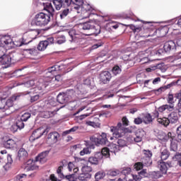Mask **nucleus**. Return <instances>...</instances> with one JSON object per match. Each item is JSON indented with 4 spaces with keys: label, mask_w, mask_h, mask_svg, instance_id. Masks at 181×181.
Listing matches in <instances>:
<instances>
[{
    "label": "nucleus",
    "mask_w": 181,
    "mask_h": 181,
    "mask_svg": "<svg viewBox=\"0 0 181 181\" xmlns=\"http://www.w3.org/2000/svg\"><path fill=\"white\" fill-rule=\"evenodd\" d=\"M151 175L152 177L154 178V179H159V177H162V174H160V172L159 171H153L152 173H151Z\"/></svg>",
    "instance_id": "4d7b16f0"
},
{
    "label": "nucleus",
    "mask_w": 181,
    "mask_h": 181,
    "mask_svg": "<svg viewBox=\"0 0 181 181\" xmlns=\"http://www.w3.org/2000/svg\"><path fill=\"white\" fill-rule=\"evenodd\" d=\"M47 42L44 41H41L40 42V43L38 44L37 46V49L40 52H43V50H46V49L47 48Z\"/></svg>",
    "instance_id": "4c0bfd02"
},
{
    "label": "nucleus",
    "mask_w": 181,
    "mask_h": 181,
    "mask_svg": "<svg viewBox=\"0 0 181 181\" xmlns=\"http://www.w3.org/2000/svg\"><path fill=\"white\" fill-rule=\"evenodd\" d=\"M151 157L148 158H144L141 159V163L144 166H151L152 165V160L151 159Z\"/></svg>",
    "instance_id": "a19ab883"
},
{
    "label": "nucleus",
    "mask_w": 181,
    "mask_h": 181,
    "mask_svg": "<svg viewBox=\"0 0 181 181\" xmlns=\"http://www.w3.org/2000/svg\"><path fill=\"white\" fill-rule=\"evenodd\" d=\"M145 158H152V151L149 150H143Z\"/></svg>",
    "instance_id": "bf43d9fd"
},
{
    "label": "nucleus",
    "mask_w": 181,
    "mask_h": 181,
    "mask_svg": "<svg viewBox=\"0 0 181 181\" xmlns=\"http://www.w3.org/2000/svg\"><path fill=\"white\" fill-rule=\"evenodd\" d=\"M81 172L85 175H91V172H93V168L88 165H83L81 168Z\"/></svg>",
    "instance_id": "e433bc0d"
},
{
    "label": "nucleus",
    "mask_w": 181,
    "mask_h": 181,
    "mask_svg": "<svg viewBox=\"0 0 181 181\" xmlns=\"http://www.w3.org/2000/svg\"><path fill=\"white\" fill-rule=\"evenodd\" d=\"M25 87H27V88H30V87H33V86H36L37 87H39L40 90H43V88H46V85L43 83V81L42 79H40L37 82V81L35 80H30L24 83Z\"/></svg>",
    "instance_id": "f8f14e48"
},
{
    "label": "nucleus",
    "mask_w": 181,
    "mask_h": 181,
    "mask_svg": "<svg viewBox=\"0 0 181 181\" xmlns=\"http://www.w3.org/2000/svg\"><path fill=\"white\" fill-rule=\"evenodd\" d=\"M142 168H144V164L142 163H136L134 165V169H136V170H141Z\"/></svg>",
    "instance_id": "e2e57ef3"
},
{
    "label": "nucleus",
    "mask_w": 181,
    "mask_h": 181,
    "mask_svg": "<svg viewBox=\"0 0 181 181\" xmlns=\"http://www.w3.org/2000/svg\"><path fill=\"white\" fill-rule=\"evenodd\" d=\"M52 2L57 11H60L62 6H64L63 1L62 0H53Z\"/></svg>",
    "instance_id": "c9c22d12"
},
{
    "label": "nucleus",
    "mask_w": 181,
    "mask_h": 181,
    "mask_svg": "<svg viewBox=\"0 0 181 181\" xmlns=\"http://www.w3.org/2000/svg\"><path fill=\"white\" fill-rule=\"evenodd\" d=\"M75 92L73 89L66 91L65 93H59L57 97V101L59 104H67L70 100L74 98Z\"/></svg>",
    "instance_id": "0eeeda50"
},
{
    "label": "nucleus",
    "mask_w": 181,
    "mask_h": 181,
    "mask_svg": "<svg viewBox=\"0 0 181 181\" xmlns=\"http://www.w3.org/2000/svg\"><path fill=\"white\" fill-rule=\"evenodd\" d=\"M134 124H136V125H139V124H142V122H144V120L141 117H136L134 119Z\"/></svg>",
    "instance_id": "0e129e2a"
},
{
    "label": "nucleus",
    "mask_w": 181,
    "mask_h": 181,
    "mask_svg": "<svg viewBox=\"0 0 181 181\" xmlns=\"http://www.w3.org/2000/svg\"><path fill=\"white\" fill-rule=\"evenodd\" d=\"M66 42V37L63 35H59L57 37V43H58V45H63V43H64Z\"/></svg>",
    "instance_id": "a18cd8bd"
},
{
    "label": "nucleus",
    "mask_w": 181,
    "mask_h": 181,
    "mask_svg": "<svg viewBox=\"0 0 181 181\" xmlns=\"http://www.w3.org/2000/svg\"><path fill=\"white\" fill-rule=\"evenodd\" d=\"M64 8L66 6H70L71 4L73 5H76V9H81V15L83 18H90L91 12L94 11V8L90 6V4H83L84 2L83 0H62Z\"/></svg>",
    "instance_id": "f03ea898"
},
{
    "label": "nucleus",
    "mask_w": 181,
    "mask_h": 181,
    "mask_svg": "<svg viewBox=\"0 0 181 181\" xmlns=\"http://www.w3.org/2000/svg\"><path fill=\"white\" fill-rule=\"evenodd\" d=\"M90 148H85L82 151H80L81 156H84V155H88L90 153Z\"/></svg>",
    "instance_id": "052dcab7"
},
{
    "label": "nucleus",
    "mask_w": 181,
    "mask_h": 181,
    "mask_svg": "<svg viewBox=\"0 0 181 181\" xmlns=\"http://www.w3.org/2000/svg\"><path fill=\"white\" fill-rule=\"evenodd\" d=\"M81 28L83 30L89 31L88 36H91L93 35H95V36H97V35H100L101 33V27L98 25L94 24V23L91 21L85 22L81 24Z\"/></svg>",
    "instance_id": "39448f33"
},
{
    "label": "nucleus",
    "mask_w": 181,
    "mask_h": 181,
    "mask_svg": "<svg viewBox=\"0 0 181 181\" xmlns=\"http://www.w3.org/2000/svg\"><path fill=\"white\" fill-rule=\"evenodd\" d=\"M180 59H181V55H180V53H179L178 55L171 57L170 62L172 63H175V62H177V60H180Z\"/></svg>",
    "instance_id": "13d9d810"
},
{
    "label": "nucleus",
    "mask_w": 181,
    "mask_h": 181,
    "mask_svg": "<svg viewBox=\"0 0 181 181\" xmlns=\"http://www.w3.org/2000/svg\"><path fill=\"white\" fill-rule=\"evenodd\" d=\"M176 43L173 40H170L164 44L163 49L165 53L175 52L176 50Z\"/></svg>",
    "instance_id": "dca6fc26"
},
{
    "label": "nucleus",
    "mask_w": 181,
    "mask_h": 181,
    "mask_svg": "<svg viewBox=\"0 0 181 181\" xmlns=\"http://www.w3.org/2000/svg\"><path fill=\"white\" fill-rule=\"evenodd\" d=\"M23 122H24L23 120L20 119L16 121V124L18 129H23V128H25V123Z\"/></svg>",
    "instance_id": "603ef678"
},
{
    "label": "nucleus",
    "mask_w": 181,
    "mask_h": 181,
    "mask_svg": "<svg viewBox=\"0 0 181 181\" xmlns=\"http://www.w3.org/2000/svg\"><path fill=\"white\" fill-rule=\"evenodd\" d=\"M120 173H122V175H124V176H127L128 175L129 176H132V174H131V168H125Z\"/></svg>",
    "instance_id": "3c124183"
},
{
    "label": "nucleus",
    "mask_w": 181,
    "mask_h": 181,
    "mask_svg": "<svg viewBox=\"0 0 181 181\" xmlns=\"http://www.w3.org/2000/svg\"><path fill=\"white\" fill-rule=\"evenodd\" d=\"M59 138H60V134L57 132H52L48 134L47 138V142L49 145H53V144L57 143Z\"/></svg>",
    "instance_id": "ddd939ff"
},
{
    "label": "nucleus",
    "mask_w": 181,
    "mask_h": 181,
    "mask_svg": "<svg viewBox=\"0 0 181 181\" xmlns=\"http://www.w3.org/2000/svg\"><path fill=\"white\" fill-rule=\"evenodd\" d=\"M49 133V129H44L43 127H40L35 130L30 137L32 141H35V139H39L42 135H47Z\"/></svg>",
    "instance_id": "9b49d317"
},
{
    "label": "nucleus",
    "mask_w": 181,
    "mask_h": 181,
    "mask_svg": "<svg viewBox=\"0 0 181 181\" xmlns=\"http://www.w3.org/2000/svg\"><path fill=\"white\" fill-rule=\"evenodd\" d=\"M90 178H91V175H88V174L86 175L84 173H81L78 177V180H81V181H85V180H87V179H90Z\"/></svg>",
    "instance_id": "79ce46f5"
},
{
    "label": "nucleus",
    "mask_w": 181,
    "mask_h": 181,
    "mask_svg": "<svg viewBox=\"0 0 181 181\" xmlns=\"http://www.w3.org/2000/svg\"><path fill=\"white\" fill-rule=\"evenodd\" d=\"M112 71L115 76H118V74H121L122 70L118 66H115L112 68Z\"/></svg>",
    "instance_id": "8fccbe9b"
},
{
    "label": "nucleus",
    "mask_w": 181,
    "mask_h": 181,
    "mask_svg": "<svg viewBox=\"0 0 181 181\" xmlns=\"http://www.w3.org/2000/svg\"><path fill=\"white\" fill-rule=\"evenodd\" d=\"M167 102L168 104L174 105L175 104V97L173 94L169 93L167 98Z\"/></svg>",
    "instance_id": "49530a36"
},
{
    "label": "nucleus",
    "mask_w": 181,
    "mask_h": 181,
    "mask_svg": "<svg viewBox=\"0 0 181 181\" xmlns=\"http://www.w3.org/2000/svg\"><path fill=\"white\" fill-rule=\"evenodd\" d=\"M47 153H49V151H44L41 153L40 154H39L38 156L35 158V161H33V160L32 159L28 160L25 163V172H29L30 170H36V169H39L37 164L45 163L46 160H47V159L46 158V156H47Z\"/></svg>",
    "instance_id": "7ed1b4c3"
},
{
    "label": "nucleus",
    "mask_w": 181,
    "mask_h": 181,
    "mask_svg": "<svg viewBox=\"0 0 181 181\" xmlns=\"http://www.w3.org/2000/svg\"><path fill=\"white\" fill-rule=\"evenodd\" d=\"M129 28L132 30H133L134 33H139L142 30V28L136 27L134 25H130Z\"/></svg>",
    "instance_id": "09e8293b"
},
{
    "label": "nucleus",
    "mask_w": 181,
    "mask_h": 181,
    "mask_svg": "<svg viewBox=\"0 0 181 181\" xmlns=\"http://www.w3.org/2000/svg\"><path fill=\"white\" fill-rule=\"evenodd\" d=\"M14 45L21 47V46L25 45V43L21 42L20 45H16L9 35H5L0 37V63L1 64L6 66V67H9L11 62L9 54H4V51L5 49H12Z\"/></svg>",
    "instance_id": "f257e3e1"
},
{
    "label": "nucleus",
    "mask_w": 181,
    "mask_h": 181,
    "mask_svg": "<svg viewBox=\"0 0 181 181\" xmlns=\"http://www.w3.org/2000/svg\"><path fill=\"white\" fill-rule=\"evenodd\" d=\"M68 35L69 36V42H78L80 40V35L77 34L76 30H70L68 32Z\"/></svg>",
    "instance_id": "4be33fe9"
},
{
    "label": "nucleus",
    "mask_w": 181,
    "mask_h": 181,
    "mask_svg": "<svg viewBox=\"0 0 181 181\" xmlns=\"http://www.w3.org/2000/svg\"><path fill=\"white\" fill-rule=\"evenodd\" d=\"M44 5V9L48 12L49 14L47 16H49L51 18L53 15H54V8H53V6L52 5L51 2H43Z\"/></svg>",
    "instance_id": "aec40b11"
},
{
    "label": "nucleus",
    "mask_w": 181,
    "mask_h": 181,
    "mask_svg": "<svg viewBox=\"0 0 181 181\" xmlns=\"http://www.w3.org/2000/svg\"><path fill=\"white\" fill-rule=\"evenodd\" d=\"M107 148L110 151L111 153H115V152H118V151H119V146L114 143H111L107 145Z\"/></svg>",
    "instance_id": "7c9ffc66"
},
{
    "label": "nucleus",
    "mask_w": 181,
    "mask_h": 181,
    "mask_svg": "<svg viewBox=\"0 0 181 181\" xmlns=\"http://www.w3.org/2000/svg\"><path fill=\"white\" fill-rule=\"evenodd\" d=\"M170 156V153H169V151L166 149V148H162L160 151V158L161 160H166Z\"/></svg>",
    "instance_id": "c756f323"
},
{
    "label": "nucleus",
    "mask_w": 181,
    "mask_h": 181,
    "mask_svg": "<svg viewBox=\"0 0 181 181\" xmlns=\"http://www.w3.org/2000/svg\"><path fill=\"white\" fill-rule=\"evenodd\" d=\"M91 81H92V79L90 77L87 78L83 81V84H85L86 86H91Z\"/></svg>",
    "instance_id": "338daca9"
},
{
    "label": "nucleus",
    "mask_w": 181,
    "mask_h": 181,
    "mask_svg": "<svg viewBox=\"0 0 181 181\" xmlns=\"http://www.w3.org/2000/svg\"><path fill=\"white\" fill-rule=\"evenodd\" d=\"M16 145V143L12 139H8L4 143V148H6V149H12L13 148H15Z\"/></svg>",
    "instance_id": "bb28decb"
},
{
    "label": "nucleus",
    "mask_w": 181,
    "mask_h": 181,
    "mask_svg": "<svg viewBox=\"0 0 181 181\" xmlns=\"http://www.w3.org/2000/svg\"><path fill=\"white\" fill-rule=\"evenodd\" d=\"M168 135L171 138V140H170L171 143L170 146V152H174V153H177V141L173 139V137L172 136V133L169 132Z\"/></svg>",
    "instance_id": "5701e85b"
},
{
    "label": "nucleus",
    "mask_w": 181,
    "mask_h": 181,
    "mask_svg": "<svg viewBox=\"0 0 181 181\" xmlns=\"http://www.w3.org/2000/svg\"><path fill=\"white\" fill-rule=\"evenodd\" d=\"M117 146H119V149L120 148H124V146H127V141L124 139H119L117 141Z\"/></svg>",
    "instance_id": "864d4df0"
},
{
    "label": "nucleus",
    "mask_w": 181,
    "mask_h": 181,
    "mask_svg": "<svg viewBox=\"0 0 181 181\" xmlns=\"http://www.w3.org/2000/svg\"><path fill=\"white\" fill-rule=\"evenodd\" d=\"M19 98H21V93H17L14 94L8 100L5 101V111H6V110H9V108H11V107H13V102L19 100Z\"/></svg>",
    "instance_id": "2eb2a0df"
},
{
    "label": "nucleus",
    "mask_w": 181,
    "mask_h": 181,
    "mask_svg": "<svg viewBox=\"0 0 181 181\" xmlns=\"http://www.w3.org/2000/svg\"><path fill=\"white\" fill-rule=\"evenodd\" d=\"M90 141L95 145H107L108 139H107V134L102 133V134H95L90 137Z\"/></svg>",
    "instance_id": "1a4fd4ad"
},
{
    "label": "nucleus",
    "mask_w": 181,
    "mask_h": 181,
    "mask_svg": "<svg viewBox=\"0 0 181 181\" xmlns=\"http://www.w3.org/2000/svg\"><path fill=\"white\" fill-rule=\"evenodd\" d=\"M177 141L181 142V125L177 128Z\"/></svg>",
    "instance_id": "680f3d73"
},
{
    "label": "nucleus",
    "mask_w": 181,
    "mask_h": 181,
    "mask_svg": "<svg viewBox=\"0 0 181 181\" xmlns=\"http://www.w3.org/2000/svg\"><path fill=\"white\" fill-rule=\"evenodd\" d=\"M24 52H25L26 54H30V56H36L37 54L36 48L25 49Z\"/></svg>",
    "instance_id": "ea45409f"
},
{
    "label": "nucleus",
    "mask_w": 181,
    "mask_h": 181,
    "mask_svg": "<svg viewBox=\"0 0 181 181\" xmlns=\"http://www.w3.org/2000/svg\"><path fill=\"white\" fill-rule=\"evenodd\" d=\"M103 159L101 153H96L95 156H91L88 158V163L91 165H98L99 162Z\"/></svg>",
    "instance_id": "a211bd4d"
},
{
    "label": "nucleus",
    "mask_w": 181,
    "mask_h": 181,
    "mask_svg": "<svg viewBox=\"0 0 181 181\" xmlns=\"http://www.w3.org/2000/svg\"><path fill=\"white\" fill-rule=\"evenodd\" d=\"M18 129H19V127H18L16 124H13L11 127V132H17Z\"/></svg>",
    "instance_id": "774afa93"
},
{
    "label": "nucleus",
    "mask_w": 181,
    "mask_h": 181,
    "mask_svg": "<svg viewBox=\"0 0 181 181\" xmlns=\"http://www.w3.org/2000/svg\"><path fill=\"white\" fill-rule=\"evenodd\" d=\"M13 162L12 156L6 154V150H3L0 152V163H6L4 165L5 170L11 169Z\"/></svg>",
    "instance_id": "6e6552de"
},
{
    "label": "nucleus",
    "mask_w": 181,
    "mask_h": 181,
    "mask_svg": "<svg viewBox=\"0 0 181 181\" xmlns=\"http://www.w3.org/2000/svg\"><path fill=\"white\" fill-rule=\"evenodd\" d=\"M178 112L179 110H175L168 115V118L170 124H176L177 122L179 119Z\"/></svg>",
    "instance_id": "412c9836"
},
{
    "label": "nucleus",
    "mask_w": 181,
    "mask_h": 181,
    "mask_svg": "<svg viewBox=\"0 0 181 181\" xmlns=\"http://www.w3.org/2000/svg\"><path fill=\"white\" fill-rule=\"evenodd\" d=\"M173 165H175L173 161H171V162L169 161L167 163H165L163 161L158 162V168H159L160 172L163 173V175H166V173L168 172V168H173Z\"/></svg>",
    "instance_id": "4468645a"
},
{
    "label": "nucleus",
    "mask_w": 181,
    "mask_h": 181,
    "mask_svg": "<svg viewBox=\"0 0 181 181\" xmlns=\"http://www.w3.org/2000/svg\"><path fill=\"white\" fill-rule=\"evenodd\" d=\"M111 80V74L108 71H103L100 74V81L102 84H108Z\"/></svg>",
    "instance_id": "f3484780"
},
{
    "label": "nucleus",
    "mask_w": 181,
    "mask_h": 181,
    "mask_svg": "<svg viewBox=\"0 0 181 181\" xmlns=\"http://www.w3.org/2000/svg\"><path fill=\"white\" fill-rule=\"evenodd\" d=\"M34 91L33 89L30 90V91H28L27 94H29L30 97V101L32 103H35V101H37L39 100V95L34 93Z\"/></svg>",
    "instance_id": "473e14b6"
},
{
    "label": "nucleus",
    "mask_w": 181,
    "mask_h": 181,
    "mask_svg": "<svg viewBox=\"0 0 181 181\" xmlns=\"http://www.w3.org/2000/svg\"><path fill=\"white\" fill-rule=\"evenodd\" d=\"M172 87V83H170L167 85L165 87H160V88L156 90V93H158V94H160L162 91H165V90H167V88H170Z\"/></svg>",
    "instance_id": "5fc2aeb1"
},
{
    "label": "nucleus",
    "mask_w": 181,
    "mask_h": 181,
    "mask_svg": "<svg viewBox=\"0 0 181 181\" xmlns=\"http://www.w3.org/2000/svg\"><path fill=\"white\" fill-rule=\"evenodd\" d=\"M50 21V16H47V14L45 13H39L35 15L34 19L31 22V25L32 26H40V28H43V26L49 25Z\"/></svg>",
    "instance_id": "20e7f679"
},
{
    "label": "nucleus",
    "mask_w": 181,
    "mask_h": 181,
    "mask_svg": "<svg viewBox=\"0 0 181 181\" xmlns=\"http://www.w3.org/2000/svg\"><path fill=\"white\" fill-rule=\"evenodd\" d=\"M111 132L115 138H121L125 135V134H132V130H129L128 128H125L122 123L119 122L117 126L111 127Z\"/></svg>",
    "instance_id": "423d86ee"
},
{
    "label": "nucleus",
    "mask_w": 181,
    "mask_h": 181,
    "mask_svg": "<svg viewBox=\"0 0 181 181\" xmlns=\"http://www.w3.org/2000/svg\"><path fill=\"white\" fill-rule=\"evenodd\" d=\"M144 135H145V132L142 129H138L136 133V137L134 138V142H141L142 141V138H144Z\"/></svg>",
    "instance_id": "393cba45"
},
{
    "label": "nucleus",
    "mask_w": 181,
    "mask_h": 181,
    "mask_svg": "<svg viewBox=\"0 0 181 181\" xmlns=\"http://www.w3.org/2000/svg\"><path fill=\"white\" fill-rule=\"evenodd\" d=\"M119 173H121V171H119V170H112L109 171L108 174L110 176H118V175H119Z\"/></svg>",
    "instance_id": "6e6d98bb"
},
{
    "label": "nucleus",
    "mask_w": 181,
    "mask_h": 181,
    "mask_svg": "<svg viewBox=\"0 0 181 181\" xmlns=\"http://www.w3.org/2000/svg\"><path fill=\"white\" fill-rule=\"evenodd\" d=\"M70 13V9L69 8H64L61 10L59 13L58 15H59L60 19L62 21H64L69 16V14Z\"/></svg>",
    "instance_id": "a878e982"
},
{
    "label": "nucleus",
    "mask_w": 181,
    "mask_h": 181,
    "mask_svg": "<svg viewBox=\"0 0 181 181\" xmlns=\"http://www.w3.org/2000/svg\"><path fill=\"white\" fill-rule=\"evenodd\" d=\"M58 70H60V66L59 65H55L48 68L45 71V77L52 78L53 76H54L55 80L57 81H60V75H56L57 74Z\"/></svg>",
    "instance_id": "9d476101"
},
{
    "label": "nucleus",
    "mask_w": 181,
    "mask_h": 181,
    "mask_svg": "<svg viewBox=\"0 0 181 181\" xmlns=\"http://www.w3.org/2000/svg\"><path fill=\"white\" fill-rule=\"evenodd\" d=\"M62 169H63V165H60L57 170V173L59 175V177H61V179H66V180H69V181H74V174L64 175L63 173H62Z\"/></svg>",
    "instance_id": "6ab92c4d"
},
{
    "label": "nucleus",
    "mask_w": 181,
    "mask_h": 181,
    "mask_svg": "<svg viewBox=\"0 0 181 181\" xmlns=\"http://www.w3.org/2000/svg\"><path fill=\"white\" fill-rule=\"evenodd\" d=\"M9 57H11V62L15 63L16 62H19V56L20 54L16 52H11Z\"/></svg>",
    "instance_id": "f704fd0d"
},
{
    "label": "nucleus",
    "mask_w": 181,
    "mask_h": 181,
    "mask_svg": "<svg viewBox=\"0 0 181 181\" xmlns=\"http://www.w3.org/2000/svg\"><path fill=\"white\" fill-rule=\"evenodd\" d=\"M175 98L178 100L179 112H181V90L175 94Z\"/></svg>",
    "instance_id": "37998d69"
},
{
    "label": "nucleus",
    "mask_w": 181,
    "mask_h": 181,
    "mask_svg": "<svg viewBox=\"0 0 181 181\" xmlns=\"http://www.w3.org/2000/svg\"><path fill=\"white\" fill-rule=\"evenodd\" d=\"M175 110V105H163L158 107L159 112H164V111H173Z\"/></svg>",
    "instance_id": "b1692460"
},
{
    "label": "nucleus",
    "mask_w": 181,
    "mask_h": 181,
    "mask_svg": "<svg viewBox=\"0 0 181 181\" xmlns=\"http://www.w3.org/2000/svg\"><path fill=\"white\" fill-rule=\"evenodd\" d=\"M80 107V105L77 103V101L74 100L71 102V100H70L69 103H68L67 108L70 111H74V110H77Z\"/></svg>",
    "instance_id": "cd10ccee"
},
{
    "label": "nucleus",
    "mask_w": 181,
    "mask_h": 181,
    "mask_svg": "<svg viewBox=\"0 0 181 181\" xmlns=\"http://www.w3.org/2000/svg\"><path fill=\"white\" fill-rule=\"evenodd\" d=\"M30 117H31V115L30 112H25L21 115L20 119H21L24 122H26V121H28V119H29V118H30Z\"/></svg>",
    "instance_id": "de8ad7c7"
},
{
    "label": "nucleus",
    "mask_w": 181,
    "mask_h": 181,
    "mask_svg": "<svg viewBox=\"0 0 181 181\" xmlns=\"http://www.w3.org/2000/svg\"><path fill=\"white\" fill-rule=\"evenodd\" d=\"M18 158L19 160H23L28 158V151L25 148H20L18 153Z\"/></svg>",
    "instance_id": "c85d7f7f"
},
{
    "label": "nucleus",
    "mask_w": 181,
    "mask_h": 181,
    "mask_svg": "<svg viewBox=\"0 0 181 181\" xmlns=\"http://www.w3.org/2000/svg\"><path fill=\"white\" fill-rule=\"evenodd\" d=\"M110 152H111L108 147H105L102 149L101 152H98V153H101L102 155V158L103 156H105V158H110Z\"/></svg>",
    "instance_id": "58836bf2"
},
{
    "label": "nucleus",
    "mask_w": 181,
    "mask_h": 181,
    "mask_svg": "<svg viewBox=\"0 0 181 181\" xmlns=\"http://www.w3.org/2000/svg\"><path fill=\"white\" fill-rule=\"evenodd\" d=\"M0 110L5 111V99H0Z\"/></svg>",
    "instance_id": "69168bd1"
},
{
    "label": "nucleus",
    "mask_w": 181,
    "mask_h": 181,
    "mask_svg": "<svg viewBox=\"0 0 181 181\" xmlns=\"http://www.w3.org/2000/svg\"><path fill=\"white\" fill-rule=\"evenodd\" d=\"M143 122L144 124H151L153 121V118H152V115L149 113H146L143 117Z\"/></svg>",
    "instance_id": "2f4dec72"
},
{
    "label": "nucleus",
    "mask_w": 181,
    "mask_h": 181,
    "mask_svg": "<svg viewBox=\"0 0 181 181\" xmlns=\"http://www.w3.org/2000/svg\"><path fill=\"white\" fill-rule=\"evenodd\" d=\"M105 177V173H104L103 171H99L95 175V180H100V179H103Z\"/></svg>",
    "instance_id": "c03bdc74"
},
{
    "label": "nucleus",
    "mask_w": 181,
    "mask_h": 181,
    "mask_svg": "<svg viewBox=\"0 0 181 181\" xmlns=\"http://www.w3.org/2000/svg\"><path fill=\"white\" fill-rule=\"evenodd\" d=\"M157 121L158 124H161V125H163L164 127H168L169 125L170 122L168 117H163V118H159L158 117Z\"/></svg>",
    "instance_id": "72a5a7b5"
}]
</instances>
